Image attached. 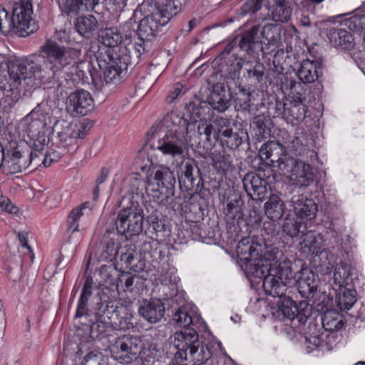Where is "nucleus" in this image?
I'll return each mask as SVG.
<instances>
[{
  "label": "nucleus",
  "instance_id": "obj_48",
  "mask_svg": "<svg viewBox=\"0 0 365 365\" xmlns=\"http://www.w3.org/2000/svg\"><path fill=\"white\" fill-rule=\"evenodd\" d=\"M212 160L213 167L219 173L226 174L232 169V158L225 153V150L222 153H212Z\"/></svg>",
  "mask_w": 365,
  "mask_h": 365
},
{
  "label": "nucleus",
  "instance_id": "obj_12",
  "mask_svg": "<svg viewBox=\"0 0 365 365\" xmlns=\"http://www.w3.org/2000/svg\"><path fill=\"white\" fill-rule=\"evenodd\" d=\"M126 307L118 302H103L98 304V311L95 313L106 323L113 324V328L125 330L130 328V318L123 316Z\"/></svg>",
  "mask_w": 365,
  "mask_h": 365
},
{
  "label": "nucleus",
  "instance_id": "obj_4",
  "mask_svg": "<svg viewBox=\"0 0 365 365\" xmlns=\"http://www.w3.org/2000/svg\"><path fill=\"white\" fill-rule=\"evenodd\" d=\"M215 123L216 129L214 131V138L223 150H236L248 138L245 130L232 125L227 118L221 117L217 118Z\"/></svg>",
  "mask_w": 365,
  "mask_h": 365
},
{
  "label": "nucleus",
  "instance_id": "obj_38",
  "mask_svg": "<svg viewBox=\"0 0 365 365\" xmlns=\"http://www.w3.org/2000/svg\"><path fill=\"white\" fill-rule=\"evenodd\" d=\"M263 280V289L267 294L273 297H277L278 299L286 296L287 290V284L281 281L279 279L265 274Z\"/></svg>",
  "mask_w": 365,
  "mask_h": 365
},
{
  "label": "nucleus",
  "instance_id": "obj_19",
  "mask_svg": "<svg viewBox=\"0 0 365 365\" xmlns=\"http://www.w3.org/2000/svg\"><path fill=\"white\" fill-rule=\"evenodd\" d=\"M92 286L93 279L88 277L84 282L74 315V319L83 326L91 322L95 316L88 307V299L92 295Z\"/></svg>",
  "mask_w": 365,
  "mask_h": 365
},
{
  "label": "nucleus",
  "instance_id": "obj_50",
  "mask_svg": "<svg viewBox=\"0 0 365 365\" xmlns=\"http://www.w3.org/2000/svg\"><path fill=\"white\" fill-rule=\"evenodd\" d=\"M275 7L272 11V18L276 21L287 22L289 20L292 10L284 0H272Z\"/></svg>",
  "mask_w": 365,
  "mask_h": 365
},
{
  "label": "nucleus",
  "instance_id": "obj_42",
  "mask_svg": "<svg viewBox=\"0 0 365 365\" xmlns=\"http://www.w3.org/2000/svg\"><path fill=\"white\" fill-rule=\"evenodd\" d=\"M322 327L326 331H334L344 325L342 316L335 310H327L322 317Z\"/></svg>",
  "mask_w": 365,
  "mask_h": 365
},
{
  "label": "nucleus",
  "instance_id": "obj_16",
  "mask_svg": "<svg viewBox=\"0 0 365 365\" xmlns=\"http://www.w3.org/2000/svg\"><path fill=\"white\" fill-rule=\"evenodd\" d=\"M1 168L6 173L14 174L25 170L28 165L23 156L17 143L10 142L9 147L4 149Z\"/></svg>",
  "mask_w": 365,
  "mask_h": 365
},
{
  "label": "nucleus",
  "instance_id": "obj_29",
  "mask_svg": "<svg viewBox=\"0 0 365 365\" xmlns=\"http://www.w3.org/2000/svg\"><path fill=\"white\" fill-rule=\"evenodd\" d=\"M262 38L267 41H264V46H262V42L259 43L257 39L256 41L259 44V48H257L262 51L264 54L269 53L270 52H275L277 43L280 39V30L278 26L274 24L264 25L261 31Z\"/></svg>",
  "mask_w": 365,
  "mask_h": 365
},
{
  "label": "nucleus",
  "instance_id": "obj_17",
  "mask_svg": "<svg viewBox=\"0 0 365 365\" xmlns=\"http://www.w3.org/2000/svg\"><path fill=\"white\" fill-rule=\"evenodd\" d=\"M259 31V26H254L242 35L236 36L225 47L222 54L230 53L235 46H239L250 56L257 55L259 44L256 41V36Z\"/></svg>",
  "mask_w": 365,
  "mask_h": 365
},
{
  "label": "nucleus",
  "instance_id": "obj_58",
  "mask_svg": "<svg viewBox=\"0 0 365 365\" xmlns=\"http://www.w3.org/2000/svg\"><path fill=\"white\" fill-rule=\"evenodd\" d=\"M269 0H248L241 7L242 14L244 15L250 13L255 14L262 8V4L269 10Z\"/></svg>",
  "mask_w": 365,
  "mask_h": 365
},
{
  "label": "nucleus",
  "instance_id": "obj_8",
  "mask_svg": "<svg viewBox=\"0 0 365 365\" xmlns=\"http://www.w3.org/2000/svg\"><path fill=\"white\" fill-rule=\"evenodd\" d=\"M156 149L163 155L173 159H185L190 144L187 136L183 133H158Z\"/></svg>",
  "mask_w": 365,
  "mask_h": 365
},
{
  "label": "nucleus",
  "instance_id": "obj_15",
  "mask_svg": "<svg viewBox=\"0 0 365 365\" xmlns=\"http://www.w3.org/2000/svg\"><path fill=\"white\" fill-rule=\"evenodd\" d=\"M94 101L91 93L83 89H78L69 94L66 101V110L73 117L86 115L93 110Z\"/></svg>",
  "mask_w": 365,
  "mask_h": 365
},
{
  "label": "nucleus",
  "instance_id": "obj_31",
  "mask_svg": "<svg viewBox=\"0 0 365 365\" xmlns=\"http://www.w3.org/2000/svg\"><path fill=\"white\" fill-rule=\"evenodd\" d=\"M312 140L304 133H298L292 140L291 150L296 156L302 157L308 160L316 157L317 153L311 148Z\"/></svg>",
  "mask_w": 365,
  "mask_h": 365
},
{
  "label": "nucleus",
  "instance_id": "obj_30",
  "mask_svg": "<svg viewBox=\"0 0 365 365\" xmlns=\"http://www.w3.org/2000/svg\"><path fill=\"white\" fill-rule=\"evenodd\" d=\"M321 68V61L306 59L300 63V67L297 70V76L302 83H311L317 80Z\"/></svg>",
  "mask_w": 365,
  "mask_h": 365
},
{
  "label": "nucleus",
  "instance_id": "obj_2",
  "mask_svg": "<svg viewBox=\"0 0 365 365\" xmlns=\"http://www.w3.org/2000/svg\"><path fill=\"white\" fill-rule=\"evenodd\" d=\"M171 18L172 16H168L167 14L160 10H158L155 14L144 17L140 21L138 26V41L130 43L125 46L129 47L130 51L135 54L137 58H140L148 51V43L161 32L162 27L165 26Z\"/></svg>",
  "mask_w": 365,
  "mask_h": 365
},
{
  "label": "nucleus",
  "instance_id": "obj_20",
  "mask_svg": "<svg viewBox=\"0 0 365 365\" xmlns=\"http://www.w3.org/2000/svg\"><path fill=\"white\" fill-rule=\"evenodd\" d=\"M243 187L247 195L253 200L262 201L267 192V182L255 173H247L242 179Z\"/></svg>",
  "mask_w": 365,
  "mask_h": 365
},
{
  "label": "nucleus",
  "instance_id": "obj_44",
  "mask_svg": "<svg viewBox=\"0 0 365 365\" xmlns=\"http://www.w3.org/2000/svg\"><path fill=\"white\" fill-rule=\"evenodd\" d=\"M106 320H102L101 317L95 314L94 318L91 322L85 326V329L89 333L91 337L95 339L99 337L102 334L106 333L111 328L113 324L106 323Z\"/></svg>",
  "mask_w": 365,
  "mask_h": 365
},
{
  "label": "nucleus",
  "instance_id": "obj_21",
  "mask_svg": "<svg viewBox=\"0 0 365 365\" xmlns=\"http://www.w3.org/2000/svg\"><path fill=\"white\" fill-rule=\"evenodd\" d=\"M118 264L134 272L143 271L145 268V262L140 254L135 250L133 245L120 247L118 255Z\"/></svg>",
  "mask_w": 365,
  "mask_h": 365
},
{
  "label": "nucleus",
  "instance_id": "obj_45",
  "mask_svg": "<svg viewBox=\"0 0 365 365\" xmlns=\"http://www.w3.org/2000/svg\"><path fill=\"white\" fill-rule=\"evenodd\" d=\"M276 303L278 307V312L281 313L284 317L292 321L298 311L296 302L290 297L286 295L279 298Z\"/></svg>",
  "mask_w": 365,
  "mask_h": 365
},
{
  "label": "nucleus",
  "instance_id": "obj_56",
  "mask_svg": "<svg viewBox=\"0 0 365 365\" xmlns=\"http://www.w3.org/2000/svg\"><path fill=\"white\" fill-rule=\"evenodd\" d=\"M243 68V58H240L237 63L232 65L229 69L228 78L233 81L237 88L240 86H245V83L242 82V76H241Z\"/></svg>",
  "mask_w": 365,
  "mask_h": 365
},
{
  "label": "nucleus",
  "instance_id": "obj_47",
  "mask_svg": "<svg viewBox=\"0 0 365 365\" xmlns=\"http://www.w3.org/2000/svg\"><path fill=\"white\" fill-rule=\"evenodd\" d=\"M209 106L208 101L196 100L187 103L185 108L191 119L196 121L198 118H205L210 110Z\"/></svg>",
  "mask_w": 365,
  "mask_h": 365
},
{
  "label": "nucleus",
  "instance_id": "obj_28",
  "mask_svg": "<svg viewBox=\"0 0 365 365\" xmlns=\"http://www.w3.org/2000/svg\"><path fill=\"white\" fill-rule=\"evenodd\" d=\"M161 124L167 128L165 133H182L185 135L188 133V127L192 125V123L181 114L175 111L167 113L163 117Z\"/></svg>",
  "mask_w": 365,
  "mask_h": 365
},
{
  "label": "nucleus",
  "instance_id": "obj_43",
  "mask_svg": "<svg viewBox=\"0 0 365 365\" xmlns=\"http://www.w3.org/2000/svg\"><path fill=\"white\" fill-rule=\"evenodd\" d=\"M338 307L343 311L350 309L356 302V291L343 287L342 289H335Z\"/></svg>",
  "mask_w": 365,
  "mask_h": 365
},
{
  "label": "nucleus",
  "instance_id": "obj_37",
  "mask_svg": "<svg viewBox=\"0 0 365 365\" xmlns=\"http://www.w3.org/2000/svg\"><path fill=\"white\" fill-rule=\"evenodd\" d=\"M244 202L240 196L236 195L227 202L226 208L224 209V213L226 220L228 223L235 225L238 223L239 220L242 219V206Z\"/></svg>",
  "mask_w": 365,
  "mask_h": 365
},
{
  "label": "nucleus",
  "instance_id": "obj_41",
  "mask_svg": "<svg viewBox=\"0 0 365 365\" xmlns=\"http://www.w3.org/2000/svg\"><path fill=\"white\" fill-rule=\"evenodd\" d=\"M98 25L94 16H80L75 22V29L79 34L88 38L97 29Z\"/></svg>",
  "mask_w": 365,
  "mask_h": 365
},
{
  "label": "nucleus",
  "instance_id": "obj_10",
  "mask_svg": "<svg viewBox=\"0 0 365 365\" xmlns=\"http://www.w3.org/2000/svg\"><path fill=\"white\" fill-rule=\"evenodd\" d=\"M141 340L132 335H123L110 346L112 356L121 363L129 364L141 352Z\"/></svg>",
  "mask_w": 365,
  "mask_h": 365
},
{
  "label": "nucleus",
  "instance_id": "obj_33",
  "mask_svg": "<svg viewBox=\"0 0 365 365\" xmlns=\"http://www.w3.org/2000/svg\"><path fill=\"white\" fill-rule=\"evenodd\" d=\"M250 127L259 140L271 135L273 123L269 115L262 113L253 118Z\"/></svg>",
  "mask_w": 365,
  "mask_h": 365
},
{
  "label": "nucleus",
  "instance_id": "obj_26",
  "mask_svg": "<svg viewBox=\"0 0 365 365\" xmlns=\"http://www.w3.org/2000/svg\"><path fill=\"white\" fill-rule=\"evenodd\" d=\"M231 95L222 83L213 85L207 97L208 104L215 110L222 113L230 106Z\"/></svg>",
  "mask_w": 365,
  "mask_h": 365
},
{
  "label": "nucleus",
  "instance_id": "obj_35",
  "mask_svg": "<svg viewBox=\"0 0 365 365\" xmlns=\"http://www.w3.org/2000/svg\"><path fill=\"white\" fill-rule=\"evenodd\" d=\"M303 240L299 245V249L305 255H317L322 245V237L320 234L312 231H306Z\"/></svg>",
  "mask_w": 365,
  "mask_h": 365
},
{
  "label": "nucleus",
  "instance_id": "obj_34",
  "mask_svg": "<svg viewBox=\"0 0 365 365\" xmlns=\"http://www.w3.org/2000/svg\"><path fill=\"white\" fill-rule=\"evenodd\" d=\"M89 129V123L85 120L73 122L65 127L62 132L58 133V136L63 141H67L68 139H83L87 135Z\"/></svg>",
  "mask_w": 365,
  "mask_h": 365
},
{
  "label": "nucleus",
  "instance_id": "obj_46",
  "mask_svg": "<svg viewBox=\"0 0 365 365\" xmlns=\"http://www.w3.org/2000/svg\"><path fill=\"white\" fill-rule=\"evenodd\" d=\"M94 205L95 202L91 203L90 202H86L83 203L80 207L72 210L68 218L69 229L72 230V233H74L78 230V225L77 224V221L81 217V216L85 214L88 215L89 212L93 209Z\"/></svg>",
  "mask_w": 365,
  "mask_h": 365
},
{
  "label": "nucleus",
  "instance_id": "obj_18",
  "mask_svg": "<svg viewBox=\"0 0 365 365\" xmlns=\"http://www.w3.org/2000/svg\"><path fill=\"white\" fill-rule=\"evenodd\" d=\"M153 183L157 185L158 190L163 195L162 200L174 195L176 182L173 171L168 167L160 166L154 173Z\"/></svg>",
  "mask_w": 365,
  "mask_h": 365
},
{
  "label": "nucleus",
  "instance_id": "obj_24",
  "mask_svg": "<svg viewBox=\"0 0 365 365\" xmlns=\"http://www.w3.org/2000/svg\"><path fill=\"white\" fill-rule=\"evenodd\" d=\"M242 82L245 86L256 87L263 81L265 67L259 60L254 61L243 59Z\"/></svg>",
  "mask_w": 365,
  "mask_h": 365
},
{
  "label": "nucleus",
  "instance_id": "obj_53",
  "mask_svg": "<svg viewBox=\"0 0 365 365\" xmlns=\"http://www.w3.org/2000/svg\"><path fill=\"white\" fill-rule=\"evenodd\" d=\"M14 33V27L10 13L4 7L0 6V33L8 35Z\"/></svg>",
  "mask_w": 365,
  "mask_h": 365
},
{
  "label": "nucleus",
  "instance_id": "obj_32",
  "mask_svg": "<svg viewBox=\"0 0 365 365\" xmlns=\"http://www.w3.org/2000/svg\"><path fill=\"white\" fill-rule=\"evenodd\" d=\"M116 234L107 231L103 236L101 241V258L105 261H112L118 259L120 248L116 242Z\"/></svg>",
  "mask_w": 365,
  "mask_h": 365
},
{
  "label": "nucleus",
  "instance_id": "obj_39",
  "mask_svg": "<svg viewBox=\"0 0 365 365\" xmlns=\"http://www.w3.org/2000/svg\"><path fill=\"white\" fill-rule=\"evenodd\" d=\"M267 275L273 276L288 284L289 281L294 277L292 269V262L287 256L284 257L279 263L271 267Z\"/></svg>",
  "mask_w": 365,
  "mask_h": 365
},
{
  "label": "nucleus",
  "instance_id": "obj_49",
  "mask_svg": "<svg viewBox=\"0 0 365 365\" xmlns=\"http://www.w3.org/2000/svg\"><path fill=\"white\" fill-rule=\"evenodd\" d=\"M252 94L250 91V88L246 86H240L238 88V93H236V98L235 99L236 106L245 111H250L252 103Z\"/></svg>",
  "mask_w": 365,
  "mask_h": 365
},
{
  "label": "nucleus",
  "instance_id": "obj_9",
  "mask_svg": "<svg viewBox=\"0 0 365 365\" xmlns=\"http://www.w3.org/2000/svg\"><path fill=\"white\" fill-rule=\"evenodd\" d=\"M132 53L129 47L120 46L108 54L109 62L104 72L107 83L118 81L126 74L128 66L133 63Z\"/></svg>",
  "mask_w": 365,
  "mask_h": 365
},
{
  "label": "nucleus",
  "instance_id": "obj_63",
  "mask_svg": "<svg viewBox=\"0 0 365 365\" xmlns=\"http://www.w3.org/2000/svg\"><path fill=\"white\" fill-rule=\"evenodd\" d=\"M305 341L307 344L311 345L312 346H307V352L310 353L315 348H317L322 346L323 343V339L319 334L317 335H309L305 336Z\"/></svg>",
  "mask_w": 365,
  "mask_h": 365
},
{
  "label": "nucleus",
  "instance_id": "obj_7",
  "mask_svg": "<svg viewBox=\"0 0 365 365\" xmlns=\"http://www.w3.org/2000/svg\"><path fill=\"white\" fill-rule=\"evenodd\" d=\"M11 18L14 33L19 36H27L38 29L33 19L31 0H19L16 2L12 9Z\"/></svg>",
  "mask_w": 365,
  "mask_h": 365
},
{
  "label": "nucleus",
  "instance_id": "obj_62",
  "mask_svg": "<svg viewBox=\"0 0 365 365\" xmlns=\"http://www.w3.org/2000/svg\"><path fill=\"white\" fill-rule=\"evenodd\" d=\"M138 279L136 275H131L128 272H122L117 280V287H125L128 290H133L134 280Z\"/></svg>",
  "mask_w": 365,
  "mask_h": 365
},
{
  "label": "nucleus",
  "instance_id": "obj_52",
  "mask_svg": "<svg viewBox=\"0 0 365 365\" xmlns=\"http://www.w3.org/2000/svg\"><path fill=\"white\" fill-rule=\"evenodd\" d=\"M282 230L291 237H297L299 234H304L307 231L305 223L294 219H285L282 225Z\"/></svg>",
  "mask_w": 365,
  "mask_h": 365
},
{
  "label": "nucleus",
  "instance_id": "obj_60",
  "mask_svg": "<svg viewBox=\"0 0 365 365\" xmlns=\"http://www.w3.org/2000/svg\"><path fill=\"white\" fill-rule=\"evenodd\" d=\"M63 11L70 16L86 12L82 0H65Z\"/></svg>",
  "mask_w": 365,
  "mask_h": 365
},
{
  "label": "nucleus",
  "instance_id": "obj_1",
  "mask_svg": "<svg viewBox=\"0 0 365 365\" xmlns=\"http://www.w3.org/2000/svg\"><path fill=\"white\" fill-rule=\"evenodd\" d=\"M236 252L241 262V267L248 277L262 279L286 257L277 247L267 244L255 243L249 239L239 242Z\"/></svg>",
  "mask_w": 365,
  "mask_h": 365
},
{
  "label": "nucleus",
  "instance_id": "obj_51",
  "mask_svg": "<svg viewBox=\"0 0 365 365\" xmlns=\"http://www.w3.org/2000/svg\"><path fill=\"white\" fill-rule=\"evenodd\" d=\"M349 268L346 264H337L334 271L333 281L335 287L333 289H342L344 285L348 284L349 276Z\"/></svg>",
  "mask_w": 365,
  "mask_h": 365
},
{
  "label": "nucleus",
  "instance_id": "obj_27",
  "mask_svg": "<svg viewBox=\"0 0 365 365\" xmlns=\"http://www.w3.org/2000/svg\"><path fill=\"white\" fill-rule=\"evenodd\" d=\"M330 45L336 49L350 50L354 46V38L349 31L336 27L329 29L326 34Z\"/></svg>",
  "mask_w": 365,
  "mask_h": 365
},
{
  "label": "nucleus",
  "instance_id": "obj_14",
  "mask_svg": "<svg viewBox=\"0 0 365 365\" xmlns=\"http://www.w3.org/2000/svg\"><path fill=\"white\" fill-rule=\"evenodd\" d=\"M262 160L265 164L278 168L282 171V166L287 164L288 160L294 158L287 153L285 147L278 141L270 140L264 143L259 151Z\"/></svg>",
  "mask_w": 365,
  "mask_h": 365
},
{
  "label": "nucleus",
  "instance_id": "obj_36",
  "mask_svg": "<svg viewBox=\"0 0 365 365\" xmlns=\"http://www.w3.org/2000/svg\"><path fill=\"white\" fill-rule=\"evenodd\" d=\"M98 39L106 46L113 48L109 51L110 53L113 50H117L119 48L118 45L122 42L123 36L117 27L112 26L100 29Z\"/></svg>",
  "mask_w": 365,
  "mask_h": 365
},
{
  "label": "nucleus",
  "instance_id": "obj_64",
  "mask_svg": "<svg viewBox=\"0 0 365 365\" xmlns=\"http://www.w3.org/2000/svg\"><path fill=\"white\" fill-rule=\"evenodd\" d=\"M149 229L156 234L163 232L165 230L164 222L158 217H150L149 218Z\"/></svg>",
  "mask_w": 365,
  "mask_h": 365
},
{
  "label": "nucleus",
  "instance_id": "obj_57",
  "mask_svg": "<svg viewBox=\"0 0 365 365\" xmlns=\"http://www.w3.org/2000/svg\"><path fill=\"white\" fill-rule=\"evenodd\" d=\"M172 319L176 325L182 327H187L192 323V317L184 307H179L173 313Z\"/></svg>",
  "mask_w": 365,
  "mask_h": 365
},
{
  "label": "nucleus",
  "instance_id": "obj_5",
  "mask_svg": "<svg viewBox=\"0 0 365 365\" xmlns=\"http://www.w3.org/2000/svg\"><path fill=\"white\" fill-rule=\"evenodd\" d=\"M305 101L306 98L300 93L289 96L283 101H277L274 106L275 117H281L292 125L302 123L307 112Z\"/></svg>",
  "mask_w": 365,
  "mask_h": 365
},
{
  "label": "nucleus",
  "instance_id": "obj_6",
  "mask_svg": "<svg viewBox=\"0 0 365 365\" xmlns=\"http://www.w3.org/2000/svg\"><path fill=\"white\" fill-rule=\"evenodd\" d=\"M179 187L183 192H200L203 187L200 170L193 159L185 158L176 162Z\"/></svg>",
  "mask_w": 365,
  "mask_h": 365
},
{
  "label": "nucleus",
  "instance_id": "obj_54",
  "mask_svg": "<svg viewBox=\"0 0 365 365\" xmlns=\"http://www.w3.org/2000/svg\"><path fill=\"white\" fill-rule=\"evenodd\" d=\"M158 10L161 11L168 16H174L180 11V4L176 0H159L157 3Z\"/></svg>",
  "mask_w": 365,
  "mask_h": 365
},
{
  "label": "nucleus",
  "instance_id": "obj_22",
  "mask_svg": "<svg viewBox=\"0 0 365 365\" xmlns=\"http://www.w3.org/2000/svg\"><path fill=\"white\" fill-rule=\"evenodd\" d=\"M296 285L302 297L309 298L318 287L317 275L309 268H302L294 275Z\"/></svg>",
  "mask_w": 365,
  "mask_h": 365
},
{
  "label": "nucleus",
  "instance_id": "obj_3",
  "mask_svg": "<svg viewBox=\"0 0 365 365\" xmlns=\"http://www.w3.org/2000/svg\"><path fill=\"white\" fill-rule=\"evenodd\" d=\"M143 209L136 201H130V205L122 209L115 221L116 230L120 235L130 239L138 235L143 228Z\"/></svg>",
  "mask_w": 365,
  "mask_h": 365
},
{
  "label": "nucleus",
  "instance_id": "obj_23",
  "mask_svg": "<svg viewBox=\"0 0 365 365\" xmlns=\"http://www.w3.org/2000/svg\"><path fill=\"white\" fill-rule=\"evenodd\" d=\"M138 314L150 324L159 322L164 317L165 308L158 299L144 300L138 308Z\"/></svg>",
  "mask_w": 365,
  "mask_h": 365
},
{
  "label": "nucleus",
  "instance_id": "obj_25",
  "mask_svg": "<svg viewBox=\"0 0 365 365\" xmlns=\"http://www.w3.org/2000/svg\"><path fill=\"white\" fill-rule=\"evenodd\" d=\"M291 202L298 218L307 220L315 218L318 207L313 199L297 195L292 197Z\"/></svg>",
  "mask_w": 365,
  "mask_h": 365
},
{
  "label": "nucleus",
  "instance_id": "obj_55",
  "mask_svg": "<svg viewBox=\"0 0 365 365\" xmlns=\"http://www.w3.org/2000/svg\"><path fill=\"white\" fill-rule=\"evenodd\" d=\"M52 76L49 77L51 78V81H47V92L48 95H53L55 99H58L63 95V88L59 81V77L57 75L56 70H52Z\"/></svg>",
  "mask_w": 365,
  "mask_h": 365
},
{
  "label": "nucleus",
  "instance_id": "obj_11",
  "mask_svg": "<svg viewBox=\"0 0 365 365\" xmlns=\"http://www.w3.org/2000/svg\"><path fill=\"white\" fill-rule=\"evenodd\" d=\"M81 54V51L79 49L66 48L47 40V61L53 64L50 68L51 70L58 71L65 66L77 63Z\"/></svg>",
  "mask_w": 365,
  "mask_h": 365
},
{
  "label": "nucleus",
  "instance_id": "obj_40",
  "mask_svg": "<svg viewBox=\"0 0 365 365\" xmlns=\"http://www.w3.org/2000/svg\"><path fill=\"white\" fill-rule=\"evenodd\" d=\"M264 211L271 220H279L284 212V204L278 195H271L264 204Z\"/></svg>",
  "mask_w": 365,
  "mask_h": 365
},
{
  "label": "nucleus",
  "instance_id": "obj_13",
  "mask_svg": "<svg viewBox=\"0 0 365 365\" xmlns=\"http://www.w3.org/2000/svg\"><path fill=\"white\" fill-rule=\"evenodd\" d=\"M282 172L299 187H309L316 180L310 165L294 158L293 160H288L287 164L282 166Z\"/></svg>",
  "mask_w": 365,
  "mask_h": 365
},
{
  "label": "nucleus",
  "instance_id": "obj_59",
  "mask_svg": "<svg viewBox=\"0 0 365 365\" xmlns=\"http://www.w3.org/2000/svg\"><path fill=\"white\" fill-rule=\"evenodd\" d=\"M46 138L43 135L39 136L34 143L33 150L30 154V163L35 161L39 154L42 155L41 163L46 165V153H43Z\"/></svg>",
  "mask_w": 365,
  "mask_h": 365
},
{
  "label": "nucleus",
  "instance_id": "obj_61",
  "mask_svg": "<svg viewBox=\"0 0 365 365\" xmlns=\"http://www.w3.org/2000/svg\"><path fill=\"white\" fill-rule=\"evenodd\" d=\"M312 308L311 307L304 302H300L298 311L295 314V317L292 321H297L299 324H304L308 317L311 315Z\"/></svg>",
  "mask_w": 365,
  "mask_h": 365
}]
</instances>
